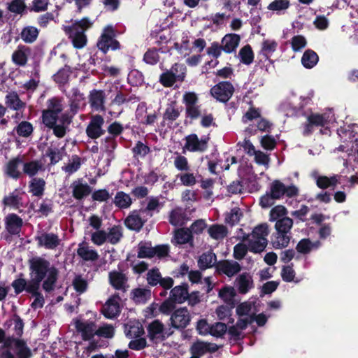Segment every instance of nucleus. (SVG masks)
<instances>
[{
    "label": "nucleus",
    "instance_id": "obj_17",
    "mask_svg": "<svg viewBox=\"0 0 358 358\" xmlns=\"http://www.w3.org/2000/svg\"><path fill=\"white\" fill-rule=\"evenodd\" d=\"M142 215L140 209L132 210L124 220L125 226L130 230L140 231L147 222V219L143 217Z\"/></svg>",
    "mask_w": 358,
    "mask_h": 358
},
{
    "label": "nucleus",
    "instance_id": "obj_41",
    "mask_svg": "<svg viewBox=\"0 0 358 358\" xmlns=\"http://www.w3.org/2000/svg\"><path fill=\"white\" fill-rule=\"evenodd\" d=\"M77 255L84 261H96L99 256L95 250L89 249L88 246L80 243L77 249Z\"/></svg>",
    "mask_w": 358,
    "mask_h": 358
},
{
    "label": "nucleus",
    "instance_id": "obj_32",
    "mask_svg": "<svg viewBox=\"0 0 358 358\" xmlns=\"http://www.w3.org/2000/svg\"><path fill=\"white\" fill-rule=\"evenodd\" d=\"M22 163V160L19 157L11 159L6 165L5 173L13 179H19L22 173L18 168Z\"/></svg>",
    "mask_w": 358,
    "mask_h": 358
},
{
    "label": "nucleus",
    "instance_id": "obj_13",
    "mask_svg": "<svg viewBox=\"0 0 358 358\" xmlns=\"http://www.w3.org/2000/svg\"><path fill=\"white\" fill-rule=\"evenodd\" d=\"M120 293H115L106 301L103 310V314L108 319H114L120 315L121 301Z\"/></svg>",
    "mask_w": 358,
    "mask_h": 358
},
{
    "label": "nucleus",
    "instance_id": "obj_42",
    "mask_svg": "<svg viewBox=\"0 0 358 358\" xmlns=\"http://www.w3.org/2000/svg\"><path fill=\"white\" fill-rule=\"evenodd\" d=\"M113 202L118 208L126 209L130 207L132 200L128 194L123 191H118L113 199Z\"/></svg>",
    "mask_w": 358,
    "mask_h": 358
},
{
    "label": "nucleus",
    "instance_id": "obj_49",
    "mask_svg": "<svg viewBox=\"0 0 358 358\" xmlns=\"http://www.w3.org/2000/svg\"><path fill=\"white\" fill-rule=\"evenodd\" d=\"M238 57L241 63L245 65L251 64L255 58L254 52L250 45L247 44L241 48L238 52Z\"/></svg>",
    "mask_w": 358,
    "mask_h": 358
},
{
    "label": "nucleus",
    "instance_id": "obj_21",
    "mask_svg": "<svg viewBox=\"0 0 358 358\" xmlns=\"http://www.w3.org/2000/svg\"><path fill=\"white\" fill-rule=\"evenodd\" d=\"M31 53V48L27 45L20 44L12 54V62L18 66H24Z\"/></svg>",
    "mask_w": 358,
    "mask_h": 358
},
{
    "label": "nucleus",
    "instance_id": "obj_15",
    "mask_svg": "<svg viewBox=\"0 0 358 358\" xmlns=\"http://www.w3.org/2000/svg\"><path fill=\"white\" fill-rule=\"evenodd\" d=\"M208 140L199 139L196 134H189L185 137L184 148L192 152H203L208 148Z\"/></svg>",
    "mask_w": 358,
    "mask_h": 358
},
{
    "label": "nucleus",
    "instance_id": "obj_24",
    "mask_svg": "<svg viewBox=\"0 0 358 358\" xmlns=\"http://www.w3.org/2000/svg\"><path fill=\"white\" fill-rule=\"evenodd\" d=\"M65 31L75 48L81 49L86 45L87 38L83 30L71 29V27H67Z\"/></svg>",
    "mask_w": 358,
    "mask_h": 358
},
{
    "label": "nucleus",
    "instance_id": "obj_46",
    "mask_svg": "<svg viewBox=\"0 0 358 358\" xmlns=\"http://www.w3.org/2000/svg\"><path fill=\"white\" fill-rule=\"evenodd\" d=\"M318 60L319 57L317 54L310 49L306 50L301 57V63L306 69L314 67L318 62Z\"/></svg>",
    "mask_w": 358,
    "mask_h": 358
},
{
    "label": "nucleus",
    "instance_id": "obj_11",
    "mask_svg": "<svg viewBox=\"0 0 358 358\" xmlns=\"http://www.w3.org/2000/svg\"><path fill=\"white\" fill-rule=\"evenodd\" d=\"M171 327L176 329H184L190 323L191 315L186 307L176 309L171 314Z\"/></svg>",
    "mask_w": 358,
    "mask_h": 358
},
{
    "label": "nucleus",
    "instance_id": "obj_28",
    "mask_svg": "<svg viewBox=\"0 0 358 358\" xmlns=\"http://www.w3.org/2000/svg\"><path fill=\"white\" fill-rule=\"evenodd\" d=\"M71 187L72 188V196L77 200H82L87 197L92 190L87 183H83L80 180L74 181Z\"/></svg>",
    "mask_w": 358,
    "mask_h": 358
},
{
    "label": "nucleus",
    "instance_id": "obj_26",
    "mask_svg": "<svg viewBox=\"0 0 358 358\" xmlns=\"http://www.w3.org/2000/svg\"><path fill=\"white\" fill-rule=\"evenodd\" d=\"M75 326L76 331L81 333L83 341H90L96 335V324L94 322H83L77 320L75 323Z\"/></svg>",
    "mask_w": 358,
    "mask_h": 358
},
{
    "label": "nucleus",
    "instance_id": "obj_38",
    "mask_svg": "<svg viewBox=\"0 0 358 358\" xmlns=\"http://www.w3.org/2000/svg\"><path fill=\"white\" fill-rule=\"evenodd\" d=\"M278 43L274 40L266 39L262 43L259 55H262L265 60H269L271 63L273 61L270 59L271 55L277 50Z\"/></svg>",
    "mask_w": 358,
    "mask_h": 358
},
{
    "label": "nucleus",
    "instance_id": "obj_53",
    "mask_svg": "<svg viewBox=\"0 0 358 358\" xmlns=\"http://www.w3.org/2000/svg\"><path fill=\"white\" fill-rule=\"evenodd\" d=\"M150 148L141 141H138L131 148L133 157L135 159L144 158L150 152Z\"/></svg>",
    "mask_w": 358,
    "mask_h": 358
},
{
    "label": "nucleus",
    "instance_id": "obj_55",
    "mask_svg": "<svg viewBox=\"0 0 358 358\" xmlns=\"http://www.w3.org/2000/svg\"><path fill=\"white\" fill-rule=\"evenodd\" d=\"M107 241L112 245L117 244L123 237L122 228L120 226H113L106 233Z\"/></svg>",
    "mask_w": 358,
    "mask_h": 358
},
{
    "label": "nucleus",
    "instance_id": "obj_2",
    "mask_svg": "<svg viewBox=\"0 0 358 358\" xmlns=\"http://www.w3.org/2000/svg\"><path fill=\"white\" fill-rule=\"evenodd\" d=\"M23 276L24 274L20 273L18 278L11 282V286L14 289L15 294L19 295L22 292L25 291L27 293L31 294V296L34 297V299L31 304V307L32 308L37 309L43 308L45 303V299L40 291L41 286L27 285L26 283V278Z\"/></svg>",
    "mask_w": 358,
    "mask_h": 358
},
{
    "label": "nucleus",
    "instance_id": "obj_34",
    "mask_svg": "<svg viewBox=\"0 0 358 358\" xmlns=\"http://www.w3.org/2000/svg\"><path fill=\"white\" fill-rule=\"evenodd\" d=\"M39 32L40 30L36 27L26 26L22 28L20 37L25 43L31 44L37 40Z\"/></svg>",
    "mask_w": 358,
    "mask_h": 358
},
{
    "label": "nucleus",
    "instance_id": "obj_31",
    "mask_svg": "<svg viewBox=\"0 0 358 358\" xmlns=\"http://www.w3.org/2000/svg\"><path fill=\"white\" fill-rule=\"evenodd\" d=\"M197 262L199 268L202 271L215 267L217 263L216 255L212 250L205 252L200 255Z\"/></svg>",
    "mask_w": 358,
    "mask_h": 358
},
{
    "label": "nucleus",
    "instance_id": "obj_59",
    "mask_svg": "<svg viewBox=\"0 0 358 358\" xmlns=\"http://www.w3.org/2000/svg\"><path fill=\"white\" fill-rule=\"evenodd\" d=\"M18 189H15L13 192L5 196L3 199V203L6 206L18 208L22 200V198L18 195Z\"/></svg>",
    "mask_w": 358,
    "mask_h": 358
},
{
    "label": "nucleus",
    "instance_id": "obj_19",
    "mask_svg": "<svg viewBox=\"0 0 358 358\" xmlns=\"http://www.w3.org/2000/svg\"><path fill=\"white\" fill-rule=\"evenodd\" d=\"M106 94L103 90H92L89 95V103L92 110L105 112Z\"/></svg>",
    "mask_w": 358,
    "mask_h": 358
},
{
    "label": "nucleus",
    "instance_id": "obj_4",
    "mask_svg": "<svg viewBox=\"0 0 358 358\" xmlns=\"http://www.w3.org/2000/svg\"><path fill=\"white\" fill-rule=\"evenodd\" d=\"M293 226V220L288 217H282L278 219L275 224L276 236L275 239L272 240V244L274 248L280 249L286 248L290 241V230Z\"/></svg>",
    "mask_w": 358,
    "mask_h": 358
},
{
    "label": "nucleus",
    "instance_id": "obj_52",
    "mask_svg": "<svg viewBox=\"0 0 358 358\" xmlns=\"http://www.w3.org/2000/svg\"><path fill=\"white\" fill-rule=\"evenodd\" d=\"M180 114L178 108L173 105H170L166 108L163 114V119L164 121H167V126L171 127L173 122L179 117Z\"/></svg>",
    "mask_w": 358,
    "mask_h": 358
},
{
    "label": "nucleus",
    "instance_id": "obj_20",
    "mask_svg": "<svg viewBox=\"0 0 358 358\" xmlns=\"http://www.w3.org/2000/svg\"><path fill=\"white\" fill-rule=\"evenodd\" d=\"M35 240L37 241L38 246L49 250L56 248L60 243L57 234L53 233L43 232L41 235L36 236Z\"/></svg>",
    "mask_w": 358,
    "mask_h": 358
},
{
    "label": "nucleus",
    "instance_id": "obj_50",
    "mask_svg": "<svg viewBox=\"0 0 358 358\" xmlns=\"http://www.w3.org/2000/svg\"><path fill=\"white\" fill-rule=\"evenodd\" d=\"M20 137L28 138L33 134L34 127L28 121L20 122L13 129Z\"/></svg>",
    "mask_w": 358,
    "mask_h": 358
},
{
    "label": "nucleus",
    "instance_id": "obj_58",
    "mask_svg": "<svg viewBox=\"0 0 358 358\" xmlns=\"http://www.w3.org/2000/svg\"><path fill=\"white\" fill-rule=\"evenodd\" d=\"M41 119L43 124L48 129H50L57 122L59 115L52 113V110H43L42 111Z\"/></svg>",
    "mask_w": 358,
    "mask_h": 358
},
{
    "label": "nucleus",
    "instance_id": "obj_51",
    "mask_svg": "<svg viewBox=\"0 0 358 358\" xmlns=\"http://www.w3.org/2000/svg\"><path fill=\"white\" fill-rule=\"evenodd\" d=\"M252 283L249 274L243 273L237 278V287L239 293L246 294L251 288L250 284Z\"/></svg>",
    "mask_w": 358,
    "mask_h": 358
},
{
    "label": "nucleus",
    "instance_id": "obj_14",
    "mask_svg": "<svg viewBox=\"0 0 358 358\" xmlns=\"http://www.w3.org/2000/svg\"><path fill=\"white\" fill-rule=\"evenodd\" d=\"M108 280L112 287L122 293L127 292L129 287L128 277L122 271L115 270L110 271L108 273Z\"/></svg>",
    "mask_w": 358,
    "mask_h": 358
},
{
    "label": "nucleus",
    "instance_id": "obj_22",
    "mask_svg": "<svg viewBox=\"0 0 358 358\" xmlns=\"http://www.w3.org/2000/svg\"><path fill=\"white\" fill-rule=\"evenodd\" d=\"M22 226V219L15 213H9L5 217V228L10 235L19 234Z\"/></svg>",
    "mask_w": 358,
    "mask_h": 358
},
{
    "label": "nucleus",
    "instance_id": "obj_1",
    "mask_svg": "<svg viewBox=\"0 0 358 358\" xmlns=\"http://www.w3.org/2000/svg\"><path fill=\"white\" fill-rule=\"evenodd\" d=\"M28 266L30 279H26L27 285L41 286L45 292H52L59 278V270L41 256L29 259Z\"/></svg>",
    "mask_w": 358,
    "mask_h": 358
},
{
    "label": "nucleus",
    "instance_id": "obj_47",
    "mask_svg": "<svg viewBox=\"0 0 358 358\" xmlns=\"http://www.w3.org/2000/svg\"><path fill=\"white\" fill-rule=\"evenodd\" d=\"M154 247L152 246L150 241L140 242L138 245L137 257L140 259L149 258L155 257Z\"/></svg>",
    "mask_w": 358,
    "mask_h": 358
},
{
    "label": "nucleus",
    "instance_id": "obj_8",
    "mask_svg": "<svg viewBox=\"0 0 358 358\" xmlns=\"http://www.w3.org/2000/svg\"><path fill=\"white\" fill-rule=\"evenodd\" d=\"M182 103L185 106V117L191 121L201 116V105L198 95L194 92H186L182 96Z\"/></svg>",
    "mask_w": 358,
    "mask_h": 358
},
{
    "label": "nucleus",
    "instance_id": "obj_25",
    "mask_svg": "<svg viewBox=\"0 0 358 358\" xmlns=\"http://www.w3.org/2000/svg\"><path fill=\"white\" fill-rule=\"evenodd\" d=\"M241 41V36L236 34H227L222 39V50L227 54L236 50Z\"/></svg>",
    "mask_w": 358,
    "mask_h": 358
},
{
    "label": "nucleus",
    "instance_id": "obj_16",
    "mask_svg": "<svg viewBox=\"0 0 358 358\" xmlns=\"http://www.w3.org/2000/svg\"><path fill=\"white\" fill-rule=\"evenodd\" d=\"M215 268L219 274H224L228 277L235 275L241 270V266L237 262L227 259L217 262Z\"/></svg>",
    "mask_w": 358,
    "mask_h": 358
},
{
    "label": "nucleus",
    "instance_id": "obj_7",
    "mask_svg": "<svg viewBox=\"0 0 358 358\" xmlns=\"http://www.w3.org/2000/svg\"><path fill=\"white\" fill-rule=\"evenodd\" d=\"M338 134L343 143H351L350 156H352L354 162L358 163V126H348V129L340 128Z\"/></svg>",
    "mask_w": 358,
    "mask_h": 358
},
{
    "label": "nucleus",
    "instance_id": "obj_56",
    "mask_svg": "<svg viewBox=\"0 0 358 358\" xmlns=\"http://www.w3.org/2000/svg\"><path fill=\"white\" fill-rule=\"evenodd\" d=\"M44 156L50 158V165H55L63 158L62 151L58 148L53 146L47 148Z\"/></svg>",
    "mask_w": 358,
    "mask_h": 358
},
{
    "label": "nucleus",
    "instance_id": "obj_61",
    "mask_svg": "<svg viewBox=\"0 0 358 358\" xmlns=\"http://www.w3.org/2000/svg\"><path fill=\"white\" fill-rule=\"evenodd\" d=\"M269 234L268 226L266 223H262L256 226L250 236L255 239L266 238Z\"/></svg>",
    "mask_w": 358,
    "mask_h": 358
},
{
    "label": "nucleus",
    "instance_id": "obj_60",
    "mask_svg": "<svg viewBox=\"0 0 358 358\" xmlns=\"http://www.w3.org/2000/svg\"><path fill=\"white\" fill-rule=\"evenodd\" d=\"M236 292L232 287H225L219 291V296L233 308L235 305L234 297Z\"/></svg>",
    "mask_w": 358,
    "mask_h": 358
},
{
    "label": "nucleus",
    "instance_id": "obj_9",
    "mask_svg": "<svg viewBox=\"0 0 358 358\" xmlns=\"http://www.w3.org/2000/svg\"><path fill=\"white\" fill-rule=\"evenodd\" d=\"M105 120L103 117L99 114L91 115L90 121L85 129L87 136L92 140L97 139L105 134L103 129Z\"/></svg>",
    "mask_w": 358,
    "mask_h": 358
},
{
    "label": "nucleus",
    "instance_id": "obj_54",
    "mask_svg": "<svg viewBox=\"0 0 358 358\" xmlns=\"http://www.w3.org/2000/svg\"><path fill=\"white\" fill-rule=\"evenodd\" d=\"M128 83L134 87L141 86L144 83V76L137 69H132L127 76Z\"/></svg>",
    "mask_w": 358,
    "mask_h": 358
},
{
    "label": "nucleus",
    "instance_id": "obj_12",
    "mask_svg": "<svg viewBox=\"0 0 358 358\" xmlns=\"http://www.w3.org/2000/svg\"><path fill=\"white\" fill-rule=\"evenodd\" d=\"M328 121L324 114L312 113L307 117V121L303 124V135L308 136L313 134L315 127H324Z\"/></svg>",
    "mask_w": 358,
    "mask_h": 358
},
{
    "label": "nucleus",
    "instance_id": "obj_3",
    "mask_svg": "<svg viewBox=\"0 0 358 358\" xmlns=\"http://www.w3.org/2000/svg\"><path fill=\"white\" fill-rule=\"evenodd\" d=\"M117 34L118 31L113 25L105 26L97 40V48L104 55L109 51L120 50L122 45L116 38Z\"/></svg>",
    "mask_w": 358,
    "mask_h": 358
},
{
    "label": "nucleus",
    "instance_id": "obj_40",
    "mask_svg": "<svg viewBox=\"0 0 358 358\" xmlns=\"http://www.w3.org/2000/svg\"><path fill=\"white\" fill-rule=\"evenodd\" d=\"M43 163L39 160H31L23 164V172L30 178L34 176L41 171H43Z\"/></svg>",
    "mask_w": 358,
    "mask_h": 358
},
{
    "label": "nucleus",
    "instance_id": "obj_23",
    "mask_svg": "<svg viewBox=\"0 0 358 358\" xmlns=\"http://www.w3.org/2000/svg\"><path fill=\"white\" fill-rule=\"evenodd\" d=\"M147 113L146 103L141 102L138 105L136 117L139 122L143 125H152L157 119V114L155 111L152 113L146 115L144 113Z\"/></svg>",
    "mask_w": 358,
    "mask_h": 358
},
{
    "label": "nucleus",
    "instance_id": "obj_30",
    "mask_svg": "<svg viewBox=\"0 0 358 358\" xmlns=\"http://www.w3.org/2000/svg\"><path fill=\"white\" fill-rule=\"evenodd\" d=\"M187 220L185 210L180 207L175 208L169 213V222L173 226L182 227L186 223Z\"/></svg>",
    "mask_w": 358,
    "mask_h": 358
},
{
    "label": "nucleus",
    "instance_id": "obj_57",
    "mask_svg": "<svg viewBox=\"0 0 358 358\" xmlns=\"http://www.w3.org/2000/svg\"><path fill=\"white\" fill-rule=\"evenodd\" d=\"M159 50L156 48L148 49L143 55V62L149 65H155L159 62Z\"/></svg>",
    "mask_w": 358,
    "mask_h": 358
},
{
    "label": "nucleus",
    "instance_id": "obj_35",
    "mask_svg": "<svg viewBox=\"0 0 358 358\" xmlns=\"http://www.w3.org/2000/svg\"><path fill=\"white\" fill-rule=\"evenodd\" d=\"M174 239L178 245L189 243L190 245H193L194 237L191 234V230L188 228L182 227L176 230Z\"/></svg>",
    "mask_w": 358,
    "mask_h": 358
},
{
    "label": "nucleus",
    "instance_id": "obj_5",
    "mask_svg": "<svg viewBox=\"0 0 358 358\" xmlns=\"http://www.w3.org/2000/svg\"><path fill=\"white\" fill-rule=\"evenodd\" d=\"M1 343H3V347L7 349L11 348L14 345L17 358H31L32 357L31 350L24 339L15 338L14 336H7L5 330L1 328H0Z\"/></svg>",
    "mask_w": 358,
    "mask_h": 358
},
{
    "label": "nucleus",
    "instance_id": "obj_37",
    "mask_svg": "<svg viewBox=\"0 0 358 358\" xmlns=\"http://www.w3.org/2000/svg\"><path fill=\"white\" fill-rule=\"evenodd\" d=\"M46 182L42 178H33L29 182V192L33 196L41 197L43 195Z\"/></svg>",
    "mask_w": 358,
    "mask_h": 358
},
{
    "label": "nucleus",
    "instance_id": "obj_48",
    "mask_svg": "<svg viewBox=\"0 0 358 358\" xmlns=\"http://www.w3.org/2000/svg\"><path fill=\"white\" fill-rule=\"evenodd\" d=\"M339 178L340 176L338 175H334L331 177L321 176L317 178L316 184L319 188L323 189L331 187H334L338 183Z\"/></svg>",
    "mask_w": 358,
    "mask_h": 358
},
{
    "label": "nucleus",
    "instance_id": "obj_45",
    "mask_svg": "<svg viewBox=\"0 0 358 358\" xmlns=\"http://www.w3.org/2000/svg\"><path fill=\"white\" fill-rule=\"evenodd\" d=\"M131 298L138 303H145L150 299L151 291L147 288H135L131 291Z\"/></svg>",
    "mask_w": 358,
    "mask_h": 358
},
{
    "label": "nucleus",
    "instance_id": "obj_64",
    "mask_svg": "<svg viewBox=\"0 0 358 358\" xmlns=\"http://www.w3.org/2000/svg\"><path fill=\"white\" fill-rule=\"evenodd\" d=\"M27 9V5L23 0H13L8 6V10L13 13L23 15Z\"/></svg>",
    "mask_w": 358,
    "mask_h": 358
},
{
    "label": "nucleus",
    "instance_id": "obj_63",
    "mask_svg": "<svg viewBox=\"0 0 358 358\" xmlns=\"http://www.w3.org/2000/svg\"><path fill=\"white\" fill-rule=\"evenodd\" d=\"M72 285L75 291L79 294L85 292L88 288V282L81 275H76L73 280Z\"/></svg>",
    "mask_w": 358,
    "mask_h": 358
},
{
    "label": "nucleus",
    "instance_id": "obj_6",
    "mask_svg": "<svg viewBox=\"0 0 358 358\" xmlns=\"http://www.w3.org/2000/svg\"><path fill=\"white\" fill-rule=\"evenodd\" d=\"M285 185L279 180H273L271 183L269 191L260 197L259 206L262 208L271 207L276 200H279L285 196Z\"/></svg>",
    "mask_w": 358,
    "mask_h": 358
},
{
    "label": "nucleus",
    "instance_id": "obj_29",
    "mask_svg": "<svg viewBox=\"0 0 358 358\" xmlns=\"http://www.w3.org/2000/svg\"><path fill=\"white\" fill-rule=\"evenodd\" d=\"M189 285L186 282L173 287L170 292L169 296L177 303H182L187 301L188 296Z\"/></svg>",
    "mask_w": 358,
    "mask_h": 358
},
{
    "label": "nucleus",
    "instance_id": "obj_18",
    "mask_svg": "<svg viewBox=\"0 0 358 358\" xmlns=\"http://www.w3.org/2000/svg\"><path fill=\"white\" fill-rule=\"evenodd\" d=\"M219 346L215 343L196 340L190 346L189 352L191 354H194L201 358L208 352L214 353L217 352Z\"/></svg>",
    "mask_w": 358,
    "mask_h": 358
},
{
    "label": "nucleus",
    "instance_id": "obj_39",
    "mask_svg": "<svg viewBox=\"0 0 358 358\" xmlns=\"http://www.w3.org/2000/svg\"><path fill=\"white\" fill-rule=\"evenodd\" d=\"M71 73V67L66 64L53 75L52 78L53 80L59 85V87H64L69 83V77Z\"/></svg>",
    "mask_w": 358,
    "mask_h": 358
},
{
    "label": "nucleus",
    "instance_id": "obj_27",
    "mask_svg": "<svg viewBox=\"0 0 358 358\" xmlns=\"http://www.w3.org/2000/svg\"><path fill=\"white\" fill-rule=\"evenodd\" d=\"M148 337L150 340L153 341L157 338H160L164 340L166 337L170 336L171 334H164V327L162 322L159 320L152 321L148 327Z\"/></svg>",
    "mask_w": 358,
    "mask_h": 358
},
{
    "label": "nucleus",
    "instance_id": "obj_44",
    "mask_svg": "<svg viewBox=\"0 0 358 358\" xmlns=\"http://www.w3.org/2000/svg\"><path fill=\"white\" fill-rule=\"evenodd\" d=\"M6 106L14 110H19L25 107V103L23 102L19 97V95L15 92L8 93L6 96Z\"/></svg>",
    "mask_w": 358,
    "mask_h": 358
},
{
    "label": "nucleus",
    "instance_id": "obj_43",
    "mask_svg": "<svg viewBox=\"0 0 358 358\" xmlns=\"http://www.w3.org/2000/svg\"><path fill=\"white\" fill-rule=\"evenodd\" d=\"M209 236L215 240H222L228 234V229L223 224H214L208 229Z\"/></svg>",
    "mask_w": 358,
    "mask_h": 358
},
{
    "label": "nucleus",
    "instance_id": "obj_10",
    "mask_svg": "<svg viewBox=\"0 0 358 358\" xmlns=\"http://www.w3.org/2000/svg\"><path fill=\"white\" fill-rule=\"evenodd\" d=\"M234 87L229 81H222L215 85L210 90L211 96L217 101L227 103L232 96Z\"/></svg>",
    "mask_w": 358,
    "mask_h": 358
},
{
    "label": "nucleus",
    "instance_id": "obj_33",
    "mask_svg": "<svg viewBox=\"0 0 358 358\" xmlns=\"http://www.w3.org/2000/svg\"><path fill=\"white\" fill-rule=\"evenodd\" d=\"M178 64H175L172 66L170 71H166L162 73L160 76L159 81L165 87H171L177 81V76L175 72H178Z\"/></svg>",
    "mask_w": 358,
    "mask_h": 358
},
{
    "label": "nucleus",
    "instance_id": "obj_36",
    "mask_svg": "<svg viewBox=\"0 0 358 358\" xmlns=\"http://www.w3.org/2000/svg\"><path fill=\"white\" fill-rule=\"evenodd\" d=\"M250 238V235H247L243 237V241H248L249 250L253 253H260L263 252L268 245L267 238H262V239H255L251 237Z\"/></svg>",
    "mask_w": 358,
    "mask_h": 358
},
{
    "label": "nucleus",
    "instance_id": "obj_62",
    "mask_svg": "<svg viewBox=\"0 0 358 358\" xmlns=\"http://www.w3.org/2000/svg\"><path fill=\"white\" fill-rule=\"evenodd\" d=\"M290 6L289 0H274L271 2L267 8L272 11H275L278 14L286 10Z\"/></svg>",
    "mask_w": 358,
    "mask_h": 358
}]
</instances>
